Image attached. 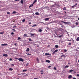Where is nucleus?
Masks as SVG:
<instances>
[{"mask_svg": "<svg viewBox=\"0 0 79 79\" xmlns=\"http://www.w3.org/2000/svg\"><path fill=\"white\" fill-rule=\"evenodd\" d=\"M18 60H19V61H24L23 59L22 58H19Z\"/></svg>", "mask_w": 79, "mask_h": 79, "instance_id": "1", "label": "nucleus"}, {"mask_svg": "<svg viewBox=\"0 0 79 79\" xmlns=\"http://www.w3.org/2000/svg\"><path fill=\"white\" fill-rule=\"evenodd\" d=\"M40 72H41V73H43V70L40 71Z\"/></svg>", "mask_w": 79, "mask_h": 79, "instance_id": "53", "label": "nucleus"}, {"mask_svg": "<svg viewBox=\"0 0 79 79\" xmlns=\"http://www.w3.org/2000/svg\"><path fill=\"white\" fill-rule=\"evenodd\" d=\"M37 47H39V45H37Z\"/></svg>", "mask_w": 79, "mask_h": 79, "instance_id": "63", "label": "nucleus"}, {"mask_svg": "<svg viewBox=\"0 0 79 79\" xmlns=\"http://www.w3.org/2000/svg\"><path fill=\"white\" fill-rule=\"evenodd\" d=\"M9 70L10 71H13V69L11 68H9Z\"/></svg>", "mask_w": 79, "mask_h": 79, "instance_id": "15", "label": "nucleus"}, {"mask_svg": "<svg viewBox=\"0 0 79 79\" xmlns=\"http://www.w3.org/2000/svg\"><path fill=\"white\" fill-rule=\"evenodd\" d=\"M77 41H79V37H78L76 39Z\"/></svg>", "mask_w": 79, "mask_h": 79, "instance_id": "18", "label": "nucleus"}, {"mask_svg": "<svg viewBox=\"0 0 79 79\" xmlns=\"http://www.w3.org/2000/svg\"><path fill=\"white\" fill-rule=\"evenodd\" d=\"M75 24L76 25H78V24H79V22H76Z\"/></svg>", "mask_w": 79, "mask_h": 79, "instance_id": "25", "label": "nucleus"}, {"mask_svg": "<svg viewBox=\"0 0 79 79\" xmlns=\"http://www.w3.org/2000/svg\"><path fill=\"white\" fill-rule=\"evenodd\" d=\"M16 44H17L16 43H15L14 44V45H15V46H16Z\"/></svg>", "mask_w": 79, "mask_h": 79, "instance_id": "52", "label": "nucleus"}, {"mask_svg": "<svg viewBox=\"0 0 79 79\" xmlns=\"http://www.w3.org/2000/svg\"><path fill=\"white\" fill-rule=\"evenodd\" d=\"M28 40L29 41H33V40H31V38H29L28 39Z\"/></svg>", "mask_w": 79, "mask_h": 79, "instance_id": "20", "label": "nucleus"}, {"mask_svg": "<svg viewBox=\"0 0 79 79\" xmlns=\"http://www.w3.org/2000/svg\"><path fill=\"white\" fill-rule=\"evenodd\" d=\"M55 47L56 48H58V45H56L55 46Z\"/></svg>", "mask_w": 79, "mask_h": 79, "instance_id": "24", "label": "nucleus"}, {"mask_svg": "<svg viewBox=\"0 0 79 79\" xmlns=\"http://www.w3.org/2000/svg\"><path fill=\"white\" fill-rule=\"evenodd\" d=\"M73 71H74V70H69V72H73Z\"/></svg>", "mask_w": 79, "mask_h": 79, "instance_id": "32", "label": "nucleus"}, {"mask_svg": "<svg viewBox=\"0 0 79 79\" xmlns=\"http://www.w3.org/2000/svg\"><path fill=\"white\" fill-rule=\"evenodd\" d=\"M32 6H33V4H32L31 5L29 6V8H31V7H32Z\"/></svg>", "mask_w": 79, "mask_h": 79, "instance_id": "16", "label": "nucleus"}, {"mask_svg": "<svg viewBox=\"0 0 79 79\" xmlns=\"http://www.w3.org/2000/svg\"><path fill=\"white\" fill-rule=\"evenodd\" d=\"M77 3H76V4H75V5H74V6H77Z\"/></svg>", "mask_w": 79, "mask_h": 79, "instance_id": "45", "label": "nucleus"}, {"mask_svg": "<svg viewBox=\"0 0 79 79\" xmlns=\"http://www.w3.org/2000/svg\"><path fill=\"white\" fill-rule=\"evenodd\" d=\"M45 55H50V56H51L52 55L49 54V53H45Z\"/></svg>", "mask_w": 79, "mask_h": 79, "instance_id": "6", "label": "nucleus"}, {"mask_svg": "<svg viewBox=\"0 0 79 79\" xmlns=\"http://www.w3.org/2000/svg\"><path fill=\"white\" fill-rule=\"evenodd\" d=\"M29 64V63H27V64H26V66H28V65Z\"/></svg>", "mask_w": 79, "mask_h": 79, "instance_id": "41", "label": "nucleus"}, {"mask_svg": "<svg viewBox=\"0 0 79 79\" xmlns=\"http://www.w3.org/2000/svg\"><path fill=\"white\" fill-rule=\"evenodd\" d=\"M64 52H67V50L66 49H64Z\"/></svg>", "mask_w": 79, "mask_h": 79, "instance_id": "37", "label": "nucleus"}, {"mask_svg": "<svg viewBox=\"0 0 79 79\" xmlns=\"http://www.w3.org/2000/svg\"><path fill=\"white\" fill-rule=\"evenodd\" d=\"M36 2H37V0H35V1L34 2H35V3Z\"/></svg>", "mask_w": 79, "mask_h": 79, "instance_id": "55", "label": "nucleus"}, {"mask_svg": "<svg viewBox=\"0 0 79 79\" xmlns=\"http://www.w3.org/2000/svg\"><path fill=\"white\" fill-rule=\"evenodd\" d=\"M12 30L13 31H16V30H15V29H12Z\"/></svg>", "mask_w": 79, "mask_h": 79, "instance_id": "42", "label": "nucleus"}, {"mask_svg": "<svg viewBox=\"0 0 79 79\" xmlns=\"http://www.w3.org/2000/svg\"><path fill=\"white\" fill-rule=\"evenodd\" d=\"M3 56H5V57H7V56H8V55L7 54H4L3 55Z\"/></svg>", "mask_w": 79, "mask_h": 79, "instance_id": "8", "label": "nucleus"}, {"mask_svg": "<svg viewBox=\"0 0 79 79\" xmlns=\"http://www.w3.org/2000/svg\"><path fill=\"white\" fill-rule=\"evenodd\" d=\"M61 22L62 23H65V24H67V22H63V21H61Z\"/></svg>", "mask_w": 79, "mask_h": 79, "instance_id": "21", "label": "nucleus"}, {"mask_svg": "<svg viewBox=\"0 0 79 79\" xmlns=\"http://www.w3.org/2000/svg\"><path fill=\"white\" fill-rule=\"evenodd\" d=\"M31 24V22H30V23H29V24Z\"/></svg>", "mask_w": 79, "mask_h": 79, "instance_id": "58", "label": "nucleus"}, {"mask_svg": "<svg viewBox=\"0 0 79 79\" xmlns=\"http://www.w3.org/2000/svg\"><path fill=\"white\" fill-rule=\"evenodd\" d=\"M4 33V32H0V34H3Z\"/></svg>", "mask_w": 79, "mask_h": 79, "instance_id": "33", "label": "nucleus"}, {"mask_svg": "<svg viewBox=\"0 0 79 79\" xmlns=\"http://www.w3.org/2000/svg\"><path fill=\"white\" fill-rule=\"evenodd\" d=\"M63 10H66V7H64L63 8Z\"/></svg>", "mask_w": 79, "mask_h": 79, "instance_id": "30", "label": "nucleus"}, {"mask_svg": "<svg viewBox=\"0 0 79 79\" xmlns=\"http://www.w3.org/2000/svg\"><path fill=\"white\" fill-rule=\"evenodd\" d=\"M35 35L34 34H33L32 33L31 34V36H32L33 35Z\"/></svg>", "mask_w": 79, "mask_h": 79, "instance_id": "31", "label": "nucleus"}, {"mask_svg": "<svg viewBox=\"0 0 79 79\" xmlns=\"http://www.w3.org/2000/svg\"><path fill=\"white\" fill-rule=\"evenodd\" d=\"M57 6V5H56V4H54V5H53L52 6V7H55V6Z\"/></svg>", "mask_w": 79, "mask_h": 79, "instance_id": "12", "label": "nucleus"}, {"mask_svg": "<svg viewBox=\"0 0 79 79\" xmlns=\"http://www.w3.org/2000/svg\"><path fill=\"white\" fill-rule=\"evenodd\" d=\"M77 76L79 77V74H77Z\"/></svg>", "mask_w": 79, "mask_h": 79, "instance_id": "54", "label": "nucleus"}, {"mask_svg": "<svg viewBox=\"0 0 79 79\" xmlns=\"http://www.w3.org/2000/svg\"><path fill=\"white\" fill-rule=\"evenodd\" d=\"M35 2H34L33 3L32 5H33L35 4Z\"/></svg>", "mask_w": 79, "mask_h": 79, "instance_id": "56", "label": "nucleus"}, {"mask_svg": "<svg viewBox=\"0 0 79 79\" xmlns=\"http://www.w3.org/2000/svg\"><path fill=\"white\" fill-rule=\"evenodd\" d=\"M58 51V49H56L54 51L55 52H57Z\"/></svg>", "mask_w": 79, "mask_h": 79, "instance_id": "29", "label": "nucleus"}, {"mask_svg": "<svg viewBox=\"0 0 79 79\" xmlns=\"http://www.w3.org/2000/svg\"><path fill=\"white\" fill-rule=\"evenodd\" d=\"M15 59L16 60H18V58H17V57L15 58Z\"/></svg>", "mask_w": 79, "mask_h": 79, "instance_id": "50", "label": "nucleus"}, {"mask_svg": "<svg viewBox=\"0 0 79 79\" xmlns=\"http://www.w3.org/2000/svg\"><path fill=\"white\" fill-rule=\"evenodd\" d=\"M72 78V75H69L68 77L69 79H71Z\"/></svg>", "mask_w": 79, "mask_h": 79, "instance_id": "4", "label": "nucleus"}, {"mask_svg": "<svg viewBox=\"0 0 79 79\" xmlns=\"http://www.w3.org/2000/svg\"><path fill=\"white\" fill-rule=\"evenodd\" d=\"M43 74V73H41V74Z\"/></svg>", "mask_w": 79, "mask_h": 79, "instance_id": "61", "label": "nucleus"}, {"mask_svg": "<svg viewBox=\"0 0 79 79\" xmlns=\"http://www.w3.org/2000/svg\"><path fill=\"white\" fill-rule=\"evenodd\" d=\"M10 61H12V59L10 58L9 59Z\"/></svg>", "mask_w": 79, "mask_h": 79, "instance_id": "43", "label": "nucleus"}, {"mask_svg": "<svg viewBox=\"0 0 79 79\" xmlns=\"http://www.w3.org/2000/svg\"><path fill=\"white\" fill-rule=\"evenodd\" d=\"M10 66H14V64H11Z\"/></svg>", "mask_w": 79, "mask_h": 79, "instance_id": "47", "label": "nucleus"}, {"mask_svg": "<svg viewBox=\"0 0 79 79\" xmlns=\"http://www.w3.org/2000/svg\"><path fill=\"white\" fill-rule=\"evenodd\" d=\"M78 20H79V18H78Z\"/></svg>", "mask_w": 79, "mask_h": 79, "instance_id": "64", "label": "nucleus"}, {"mask_svg": "<svg viewBox=\"0 0 79 79\" xmlns=\"http://www.w3.org/2000/svg\"><path fill=\"white\" fill-rule=\"evenodd\" d=\"M42 29H40L39 30V31L41 32H42Z\"/></svg>", "mask_w": 79, "mask_h": 79, "instance_id": "22", "label": "nucleus"}, {"mask_svg": "<svg viewBox=\"0 0 79 79\" xmlns=\"http://www.w3.org/2000/svg\"><path fill=\"white\" fill-rule=\"evenodd\" d=\"M36 60L37 62H39V58L38 57L36 58Z\"/></svg>", "mask_w": 79, "mask_h": 79, "instance_id": "17", "label": "nucleus"}, {"mask_svg": "<svg viewBox=\"0 0 79 79\" xmlns=\"http://www.w3.org/2000/svg\"><path fill=\"white\" fill-rule=\"evenodd\" d=\"M15 27H16V26H14L13 27V28H15Z\"/></svg>", "mask_w": 79, "mask_h": 79, "instance_id": "44", "label": "nucleus"}, {"mask_svg": "<svg viewBox=\"0 0 79 79\" xmlns=\"http://www.w3.org/2000/svg\"><path fill=\"white\" fill-rule=\"evenodd\" d=\"M2 46H5L6 45H8L7 44H1Z\"/></svg>", "mask_w": 79, "mask_h": 79, "instance_id": "5", "label": "nucleus"}, {"mask_svg": "<svg viewBox=\"0 0 79 79\" xmlns=\"http://www.w3.org/2000/svg\"><path fill=\"white\" fill-rule=\"evenodd\" d=\"M35 26H37V24L33 25L32 27H35Z\"/></svg>", "mask_w": 79, "mask_h": 79, "instance_id": "14", "label": "nucleus"}, {"mask_svg": "<svg viewBox=\"0 0 79 79\" xmlns=\"http://www.w3.org/2000/svg\"><path fill=\"white\" fill-rule=\"evenodd\" d=\"M34 79H38L37 78H34Z\"/></svg>", "mask_w": 79, "mask_h": 79, "instance_id": "59", "label": "nucleus"}, {"mask_svg": "<svg viewBox=\"0 0 79 79\" xmlns=\"http://www.w3.org/2000/svg\"><path fill=\"white\" fill-rule=\"evenodd\" d=\"M25 19H23L22 20V22L23 23H24V22H25Z\"/></svg>", "mask_w": 79, "mask_h": 79, "instance_id": "26", "label": "nucleus"}, {"mask_svg": "<svg viewBox=\"0 0 79 79\" xmlns=\"http://www.w3.org/2000/svg\"><path fill=\"white\" fill-rule=\"evenodd\" d=\"M69 64H71V63H68Z\"/></svg>", "mask_w": 79, "mask_h": 79, "instance_id": "60", "label": "nucleus"}, {"mask_svg": "<svg viewBox=\"0 0 79 79\" xmlns=\"http://www.w3.org/2000/svg\"><path fill=\"white\" fill-rule=\"evenodd\" d=\"M64 13H66V12L64 11Z\"/></svg>", "mask_w": 79, "mask_h": 79, "instance_id": "62", "label": "nucleus"}, {"mask_svg": "<svg viewBox=\"0 0 79 79\" xmlns=\"http://www.w3.org/2000/svg\"><path fill=\"white\" fill-rule=\"evenodd\" d=\"M29 50H30L29 48H27V49L26 51V52H29Z\"/></svg>", "mask_w": 79, "mask_h": 79, "instance_id": "10", "label": "nucleus"}, {"mask_svg": "<svg viewBox=\"0 0 79 79\" xmlns=\"http://www.w3.org/2000/svg\"><path fill=\"white\" fill-rule=\"evenodd\" d=\"M64 57V58H66V56L64 55H62L60 56V57L62 58V57Z\"/></svg>", "mask_w": 79, "mask_h": 79, "instance_id": "7", "label": "nucleus"}, {"mask_svg": "<svg viewBox=\"0 0 79 79\" xmlns=\"http://www.w3.org/2000/svg\"><path fill=\"white\" fill-rule=\"evenodd\" d=\"M54 69L55 70H56V67H54Z\"/></svg>", "mask_w": 79, "mask_h": 79, "instance_id": "39", "label": "nucleus"}, {"mask_svg": "<svg viewBox=\"0 0 79 79\" xmlns=\"http://www.w3.org/2000/svg\"><path fill=\"white\" fill-rule=\"evenodd\" d=\"M20 39H21V38H20V37H18V40H20Z\"/></svg>", "mask_w": 79, "mask_h": 79, "instance_id": "36", "label": "nucleus"}, {"mask_svg": "<svg viewBox=\"0 0 79 79\" xmlns=\"http://www.w3.org/2000/svg\"><path fill=\"white\" fill-rule=\"evenodd\" d=\"M20 3H22V4L23 3V0H21Z\"/></svg>", "mask_w": 79, "mask_h": 79, "instance_id": "23", "label": "nucleus"}, {"mask_svg": "<svg viewBox=\"0 0 79 79\" xmlns=\"http://www.w3.org/2000/svg\"><path fill=\"white\" fill-rule=\"evenodd\" d=\"M68 67H69V66H68V65H66L65 67V68H68Z\"/></svg>", "mask_w": 79, "mask_h": 79, "instance_id": "28", "label": "nucleus"}, {"mask_svg": "<svg viewBox=\"0 0 79 79\" xmlns=\"http://www.w3.org/2000/svg\"><path fill=\"white\" fill-rule=\"evenodd\" d=\"M55 51L53 52L52 53V54H55Z\"/></svg>", "mask_w": 79, "mask_h": 79, "instance_id": "48", "label": "nucleus"}, {"mask_svg": "<svg viewBox=\"0 0 79 79\" xmlns=\"http://www.w3.org/2000/svg\"><path fill=\"white\" fill-rule=\"evenodd\" d=\"M49 19H50V18H46L44 19L45 21H48V20H49Z\"/></svg>", "mask_w": 79, "mask_h": 79, "instance_id": "2", "label": "nucleus"}, {"mask_svg": "<svg viewBox=\"0 0 79 79\" xmlns=\"http://www.w3.org/2000/svg\"><path fill=\"white\" fill-rule=\"evenodd\" d=\"M23 36L24 37H27V34H25L23 35Z\"/></svg>", "mask_w": 79, "mask_h": 79, "instance_id": "19", "label": "nucleus"}, {"mask_svg": "<svg viewBox=\"0 0 79 79\" xmlns=\"http://www.w3.org/2000/svg\"><path fill=\"white\" fill-rule=\"evenodd\" d=\"M10 34H11V35H13V34H14V33L12 32Z\"/></svg>", "mask_w": 79, "mask_h": 79, "instance_id": "35", "label": "nucleus"}, {"mask_svg": "<svg viewBox=\"0 0 79 79\" xmlns=\"http://www.w3.org/2000/svg\"><path fill=\"white\" fill-rule=\"evenodd\" d=\"M45 62L46 63H50V61L48 60H46L45 61Z\"/></svg>", "mask_w": 79, "mask_h": 79, "instance_id": "3", "label": "nucleus"}, {"mask_svg": "<svg viewBox=\"0 0 79 79\" xmlns=\"http://www.w3.org/2000/svg\"><path fill=\"white\" fill-rule=\"evenodd\" d=\"M68 45H71V43H69L68 44Z\"/></svg>", "mask_w": 79, "mask_h": 79, "instance_id": "34", "label": "nucleus"}, {"mask_svg": "<svg viewBox=\"0 0 79 79\" xmlns=\"http://www.w3.org/2000/svg\"><path fill=\"white\" fill-rule=\"evenodd\" d=\"M27 70H23V72H25V71H27Z\"/></svg>", "mask_w": 79, "mask_h": 79, "instance_id": "27", "label": "nucleus"}, {"mask_svg": "<svg viewBox=\"0 0 79 79\" xmlns=\"http://www.w3.org/2000/svg\"><path fill=\"white\" fill-rule=\"evenodd\" d=\"M52 67V66H48V68H51Z\"/></svg>", "mask_w": 79, "mask_h": 79, "instance_id": "38", "label": "nucleus"}, {"mask_svg": "<svg viewBox=\"0 0 79 79\" xmlns=\"http://www.w3.org/2000/svg\"><path fill=\"white\" fill-rule=\"evenodd\" d=\"M24 74H25V75H26V76H27V74H26V73H24Z\"/></svg>", "mask_w": 79, "mask_h": 79, "instance_id": "57", "label": "nucleus"}, {"mask_svg": "<svg viewBox=\"0 0 79 79\" xmlns=\"http://www.w3.org/2000/svg\"><path fill=\"white\" fill-rule=\"evenodd\" d=\"M58 37L60 39V38H61V37H63V35H60Z\"/></svg>", "mask_w": 79, "mask_h": 79, "instance_id": "11", "label": "nucleus"}, {"mask_svg": "<svg viewBox=\"0 0 79 79\" xmlns=\"http://www.w3.org/2000/svg\"><path fill=\"white\" fill-rule=\"evenodd\" d=\"M20 0H15V2H17V1H19Z\"/></svg>", "mask_w": 79, "mask_h": 79, "instance_id": "51", "label": "nucleus"}, {"mask_svg": "<svg viewBox=\"0 0 79 79\" xmlns=\"http://www.w3.org/2000/svg\"><path fill=\"white\" fill-rule=\"evenodd\" d=\"M7 14H10V12H7Z\"/></svg>", "mask_w": 79, "mask_h": 79, "instance_id": "40", "label": "nucleus"}, {"mask_svg": "<svg viewBox=\"0 0 79 79\" xmlns=\"http://www.w3.org/2000/svg\"><path fill=\"white\" fill-rule=\"evenodd\" d=\"M35 14L36 15H40V14L38 12H36Z\"/></svg>", "mask_w": 79, "mask_h": 79, "instance_id": "9", "label": "nucleus"}, {"mask_svg": "<svg viewBox=\"0 0 79 79\" xmlns=\"http://www.w3.org/2000/svg\"><path fill=\"white\" fill-rule=\"evenodd\" d=\"M17 13L16 11H14L13 12L12 14H16Z\"/></svg>", "mask_w": 79, "mask_h": 79, "instance_id": "13", "label": "nucleus"}, {"mask_svg": "<svg viewBox=\"0 0 79 79\" xmlns=\"http://www.w3.org/2000/svg\"><path fill=\"white\" fill-rule=\"evenodd\" d=\"M27 55H31V54H29V53H28Z\"/></svg>", "mask_w": 79, "mask_h": 79, "instance_id": "49", "label": "nucleus"}, {"mask_svg": "<svg viewBox=\"0 0 79 79\" xmlns=\"http://www.w3.org/2000/svg\"><path fill=\"white\" fill-rule=\"evenodd\" d=\"M74 6H75L74 5L72 6V8H73Z\"/></svg>", "mask_w": 79, "mask_h": 79, "instance_id": "46", "label": "nucleus"}]
</instances>
